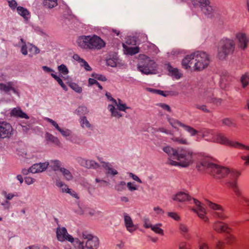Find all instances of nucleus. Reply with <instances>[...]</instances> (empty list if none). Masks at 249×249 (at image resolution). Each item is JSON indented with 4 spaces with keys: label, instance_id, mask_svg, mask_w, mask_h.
<instances>
[{
    "label": "nucleus",
    "instance_id": "1",
    "mask_svg": "<svg viewBox=\"0 0 249 249\" xmlns=\"http://www.w3.org/2000/svg\"><path fill=\"white\" fill-rule=\"evenodd\" d=\"M196 167L200 171L206 170V172L216 178H221L226 176L227 179L225 180V183L228 187L232 189L237 197L242 196L241 192L236 183V179L240 175L239 172L234 170L231 171L226 167L214 164L208 158L202 160L197 164Z\"/></svg>",
    "mask_w": 249,
    "mask_h": 249
},
{
    "label": "nucleus",
    "instance_id": "2",
    "mask_svg": "<svg viewBox=\"0 0 249 249\" xmlns=\"http://www.w3.org/2000/svg\"><path fill=\"white\" fill-rule=\"evenodd\" d=\"M209 63V57L206 53L197 51L186 55L182 61V65L185 69L191 68L196 71H201L206 68Z\"/></svg>",
    "mask_w": 249,
    "mask_h": 249
},
{
    "label": "nucleus",
    "instance_id": "3",
    "mask_svg": "<svg viewBox=\"0 0 249 249\" xmlns=\"http://www.w3.org/2000/svg\"><path fill=\"white\" fill-rule=\"evenodd\" d=\"M162 150L170 157H173L180 161V164L186 167L193 162V152L187 148H178L174 149L170 146H166L162 148Z\"/></svg>",
    "mask_w": 249,
    "mask_h": 249
},
{
    "label": "nucleus",
    "instance_id": "4",
    "mask_svg": "<svg viewBox=\"0 0 249 249\" xmlns=\"http://www.w3.org/2000/svg\"><path fill=\"white\" fill-rule=\"evenodd\" d=\"M76 43L80 48L90 50H100L106 45L104 41L96 35L80 36Z\"/></svg>",
    "mask_w": 249,
    "mask_h": 249
},
{
    "label": "nucleus",
    "instance_id": "5",
    "mask_svg": "<svg viewBox=\"0 0 249 249\" xmlns=\"http://www.w3.org/2000/svg\"><path fill=\"white\" fill-rule=\"evenodd\" d=\"M173 199L175 201H178L180 202H184L186 201L191 202L192 201L196 208H193L192 211L196 213L198 216L201 219H203L205 221L208 220V217L205 216L206 214V210L203 205L198 200L193 198L190 196L188 194L184 192H179L174 195Z\"/></svg>",
    "mask_w": 249,
    "mask_h": 249
},
{
    "label": "nucleus",
    "instance_id": "6",
    "mask_svg": "<svg viewBox=\"0 0 249 249\" xmlns=\"http://www.w3.org/2000/svg\"><path fill=\"white\" fill-rule=\"evenodd\" d=\"M210 135H212L213 137L211 139H206V141L208 142H215L223 144L230 145L235 148L249 150V146L237 142L230 141L223 134L221 133H213L212 130L210 129L204 130L202 132V137H205Z\"/></svg>",
    "mask_w": 249,
    "mask_h": 249
},
{
    "label": "nucleus",
    "instance_id": "7",
    "mask_svg": "<svg viewBox=\"0 0 249 249\" xmlns=\"http://www.w3.org/2000/svg\"><path fill=\"white\" fill-rule=\"evenodd\" d=\"M235 47L233 40L227 38L222 39L217 47V57L221 60L225 59L229 55L233 53Z\"/></svg>",
    "mask_w": 249,
    "mask_h": 249
},
{
    "label": "nucleus",
    "instance_id": "8",
    "mask_svg": "<svg viewBox=\"0 0 249 249\" xmlns=\"http://www.w3.org/2000/svg\"><path fill=\"white\" fill-rule=\"evenodd\" d=\"M137 68L143 74H153L156 73L157 64L150 57L143 55L140 57Z\"/></svg>",
    "mask_w": 249,
    "mask_h": 249
},
{
    "label": "nucleus",
    "instance_id": "9",
    "mask_svg": "<svg viewBox=\"0 0 249 249\" xmlns=\"http://www.w3.org/2000/svg\"><path fill=\"white\" fill-rule=\"evenodd\" d=\"M79 240L82 242L84 249H97L99 246V238L93 234H81Z\"/></svg>",
    "mask_w": 249,
    "mask_h": 249
},
{
    "label": "nucleus",
    "instance_id": "10",
    "mask_svg": "<svg viewBox=\"0 0 249 249\" xmlns=\"http://www.w3.org/2000/svg\"><path fill=\"white\" fill-rule=\"evenodd\" d=\"M57 239L61 242L67 240L73 245L76 249H84L82 242L79 238H74L70 234H56Z\"/></svg>",
    "mask_w": 249,
    "mask_h": 249
},
{
    "label": "nucleus",
    "instance_id": "11",
    "mask_svg": "<svg viewBox=\"0 0 249 249\" xmlns=\"http://www.w3.org/2000/svg\"><path fill=\"white\" fill-rule=\"evenodd\" d=\"M13 135V128L11 125L5 121L0 122V138H9Z\"/></svg>",
    "mask_w": 249,
    "mask_h": 249
},
{
    "label": "nucleus",
    "instance_id": "12",
    "mask_svg": "<svg viewBox=\"0 0 249 249\" xmlns=\"http://www.w3.org/2000/svg\"><path fill=\"white\" fill-rule=\"evenodd\" d=\"M235 38L238 47L242 50H245L249 42L247 35L245 33L240 32L236 34Z\"/></svg>",
    "mask_w": 249,
    "mask_h": 249
},
{
    "label": "nucleus",
    "instance_id": "13",
    "mask_svg": "<svg viewBox=\"0 0 249 249\" xmlns=\"http://www.w3.org/2000/svg\"><path fill=\"white\" fill-rule=\"evenodd\" d=\"M200 4L202 12L208 17H211L213 13V8L210 5V2L209 0H197Z\"/></svg>",
    "mask_w": 249,
    "mask_h": 249
},
{
    "label": "nucleus",
    "instance_id": "14",
    "mask_svg": "<svg viewBox=\"0 0 249 249\" xmlns=\"http://www.w3.org/2000/svg\"><path fill=\"white\" fill-rule=\"evenodd\" d=\"M206 205L209 206L213 211H215L213 213V215L214 216L221 219H223L225 217L224 214L222 213L223 209L220 206L217 205V204L213 203L209 200H206Z\"/></svg>",
    "mask_w": 249,
    "mask_h": 249
},
{
    "label": "nucleus",
    "instance_id": "15",
    "mask_svg": "<svg viewBox=\"0 0 249 249\" xmlns=\"http://www.w3.org/2000/svg\"><path fill=\"white\" fill-rule=\"evenodd\" d=\"M48 167V164L47 162H40L33 164L30 168V172L33 174L42 172L45 171Z\"/></svg>",
    "mask_w": 249,
    "mask_h": 249
},
{
    "label": "nucleus",
    "instance_id": "16",
    "mask_svg": "<svg viewBox=\"0 0 249 249\" xmlns=\"http://www.w3.org/2000/svg\"><path fill=\"white\" fill-rule=\"evenodd\" d=\"M213 228L217 232L229 233L231 231V229L227 225L219 221L216 222L214 224Z\"/></svg>",
    "mask_w": 249,
    "mask_h": 249
},
{
    "label": "nucleus",
    "instance_id": "17",
    "mask_svg": "<svg viewBox=\"0 0 249 249\" xmlns=\"http://www.w3.org/2000/svg\"><path fill=\"white\" fill-rule=\"evenodd\" d=\"M160 224H156L155 225H152L150 223V220L148 218L144 219V226L146 228H151L152 230L157 233H163V230L160 228Z\"/></svg>",
    "mask_w": 249,
    "mask_h": 249
},
{
    "label": "nucleus",
    "instance_id": "18",
    "mask_svg": "<svg viewBox=\"0 0 249 249\" xmlns=\"http://www.w3.org/2000/svg\"><path fill=\"white\" fill-rule=\"evenodd\" d=\"M0 89L7 93L12 91L14 93L18 94V92L15 88L13 82H9L6 84L0 83Z\"/></svg>",
    "mask_w": 249,
    "mask_h": 249
},
{
    "label": "nucleus",
    "instance_id": "19",
    "mask_svg": "<svg viewBox=\"0 0 249 249\" xmlns=\"http://www.w3.org/2000/svg\"><path fill=\"white\" fill-rule=\"evenodd\" d=\"M10 115L11 116L20 118H25L26 119L29 118V116L25 112H23L19 107H15L13 108L11 110Z\"/></svg>",
    "mask_w": 249,
    "mask_h": 249
},
{
    "label": "nucleus",
    "instance_id": "20",
    "mask_svg": "<svg viewBox=\"0 0 249 249\" xmlns=\"http://www.w3.org/2000/svg\"><path fill=\"white\" fill-rule=\"evenodd\" d=\"M124 220L127 230L130 232H133L135 229V227L132 223L131 218L128 215L125 214Z\"/></svg>",
    "mask_w": 249,
    "mask_h": 249
},
{
    "label": "nucleus",
    "instance_id": "21",
    "mask_svg": "<svg viewBox=\"0 0 249 249\" xmlns=\"http://www.w3.org/2000/svg\"><path fill=\"white\" fill-rule=\"evenodd\" d=\"M48 164V167H50L54 171H60L62 167L61 162L58 160H51L49 162H46Z\"/></svg>",
    "mask_w": 249,
    "mask_h": 249
},
{
    "label": "nucleus",
    "instance_id": "22",
    "mask_svg": "<svg viewBox=\"0 0 249 249\" xmlns=\"http://www.w3.org/2000/svg\"><path fill=\"white\" fill-rule=\"evenodd\" d=\"M167 69L170 75L176 79H178L181 77V73L178 69L174 68L170 65L167 66Z\"/></svg>",
    "mask_w": 249,
    "mask_h": 249
},
{
    "label": "nucleus",
    "instance_id": "23",
    "mask_svg": "<svg viewBox=\"0 0 249 249\" xmlns=\"http://www.w3.org/2000/svg\"><path fill=\"white\" fill-rule=\"evenodd\" d=\"M45 138L47 142H52L57 145H59L60 143L57 137L53 135L49 132L46 133Z\"/></svg>",
    "mask_w": 249,
    "mask_h": 249
},
{
    "label": "nucleus",
    "instance_id": "24",
    "mask_svg": "<svg viewBox=\"0 0 249 249\" xmlns=\"http://www.w3.org/2000/svg\"><path fill=\"white\" fill-rule=\"evenodd\" d=\"M123 47L125 49L126 53L127 54L133 55L139 52V48L138 47H127L123 44Z\"/></svg>",
    "mask_w": 249,
    "mask_h": 249
},
{
    "label": "nucleus",
    "instance_id": "25",
    "mask_svg": "<svg viewBox=\"0 0 249 249\" xmlns=\"http://www.w3.org/2000/svg\"><path fill=\"white\" fill-rule=\"evenodd\" d=\"M67 140H69L73 143L81 145L84 143L83 140L79 137L75 135L71 134L69 138H67Z\"/></svg>",
    "mask_w": 249,
    "mask_h": 249
},
{
    "label": "nucleus",
    "instance_id": "26",
    "mask_svg": "<svg viewBox=\"0 0 249 249\" xmlns=\"http://www.w3.org/2000/svg\"><path fill=\"white\" fill-rule=\"evenodd\" d=\"M57 68L63 78L64 79H66L68 77L67 75L69 73V70L66 65L64 64H61L58 66Z\"/></svg>",
    "mask_w": 249,
    "mask_h": 249
},
{
    "label": "nucleus",
    "instance_id": "27",
    "mask_svg": "<svg viewBox=\"0 0 249 249\" xmlns=\"http://www.w3.org/2000/svg\"><path fill=\"white\" fill-rule=\"evenodd\" d=\"M55 185L61 189L62 193H67L68 191H70V188H68L67 185L61 181L60 179H57L55 181Z\"/></svg>",
    "mask_w": 249,
    "mask_h": 249
},
{
    "label": "nucleus",
    "instance_id": "28",
    "mask_svg": "<svg viewBox=\"0 0 249 249\" xmlns=\"http://www.w3.org/2000/svg\"><path fill=\"white\" fill-rule=\"evenodd\" d=\"M102 166L107 170V174L112 175H116L118 174V172L114 169H113L108 162H103Z\"/></svg>",
    "mask_w": 249,
    "mask_h": 249
},
{
    "label": "nucleus",
    "instance_id": "29",
    "mask_svg": "<svg viewBox=\"0 0 249 249\" xmlns=\"http://www.w3.org/2000/svg\"><path fill=\"white\" fill-rule=\"evenodd\" d=\"M60 171L62 174L65 179H66L67 180L70 181L71 180L73 179V177L72 175L71 174V172L67 169L62 167V168L60 169Z\"/></svg>",
    "mask_w": 249,
    "mask_h": 249
},
{
    "label": "nucleus",
    "instance_id": "30",
    "mask_svg": "<svg viewBox=\"0 0 249 249\" xmlns=\"http://www.w3.org/2000/svg\"><path fill=\"white\" fill-rule=\"evenodd\" d=\"M2 195L4 197L6 200L8 201L12 200L15 197H18L19 196L18 193L17 192L7 193L5 191L2 192Z\"/></svg>",
    "mask_w": 249,
    "mask_h": 249
},
{
    "label": "nucleus",
    "instance_id": "31",
    "mask_svg": "<svg viewBox=\"0 0 249 249\" xmlns=\"http://www.w3.org/2000/svg\"><path fill=\"white\" fill-rule=\"evenodd\" d=\"M240 82L242 84V87L245 88L249 84V73L246 72L242 75L240 79Z\"/></svg>",
    "mask_w": 249,
    "mask_h": 249
},
{
    "label": "nucleus",
    "instance_id": "32",
    "mask_svg": "<svg viewBox=\"0 0 249 249\" xmlns=\"http://www.w3.org/2000/svg\"><path fill=\"white\" fill-rule=\"evenodd\" d=\"M126 184L124 181L118 182L114 186V189L117 192H123L126 189Z\"/></svg>",
    "mask_w": 249,
    "mask_h": 249
},
{
    "label": "nucleus",
    "instance_id": "33",
    "mask_svg": "<svg viewBox=\"0 0 249 249\" xmlns=\"http://www.w3.org/2000/svg\"><path fill=\"white\" fill-rule=\"evenodd\" d=\"M85 168L96 169L99 167V165L96 162L93 160H87L86 162Z\"/></svg>",
    "mask_w": 249,
    "mask_h": 249
},
{
    "label": "nucleus",
    "instance_id": "34",
    "mask_svg": "<svg viewBox=\"0 0 249 249\" xmlns=\"http://www.w3.org/2000/svg\"><path fill=\"white\" fill-rule=\"evenodd\" d=\"M108 109L111 112V115L112 116L116 117L118 118L122 116V114L119 112L113 105H109L108 106Z\"/></svg>",
    "mask_w": 249,
    "mask_h": 249
},
{
    "label": "nucleus",
    "instance_id": "35",
    "mask_svg": "<svg viewBox=\"0 0 249 249\" xmlns=\"http://www.w3.org/2000/svg\"><path fill=\"white\" fill-rule=\"evenodd\" d=\"M44 5L49 8H53L57 5V0H44Z\"/></svg>",
    "mask_w": 249,
    "mask_h": 249
},
{
    "label": "nucleus",
    "instance_id": "36",
    "mask_svg": "<svg viewBox=\"0 0 249 249\" xmlns=\"http://www.w3.org/2000/svg\"><path fill=\"white\" fill-rule=\"evenodd\" d=\"M28 51L30 53L29 55L32 56L39 53V50L36 46L32 44L28 43Z\"/></svg>",
    "mask_w": 249,
    "mask_h": 249
},
{
    "label": "nucleus",
    "instance_id": "37",
    "mask_svg": "<svg viewBox=\"0 0 249 249\" xmlns=\"http://www.w3.org/2000/svg\"><path fill=\"white\" fill-rule=\"evenodd\" d=\"M222 124L228 127H236V124L233 120L229 118H226L222 120Z\"/></svg>",
    "mask_w": 249,
    "mask_h": 249
},
{
    "label": "nucleus",
    "instance_id": "38",
    "mask_svg": "<svg viewBox=\"0 0 249 249\" xmlns=\"http://www.w3.org/2000/svg\"><path fill=\"white\" fill-rule=\"evenodd\" d=\"M180 124L181 126L186 131L189 132L191 136H194L197 133V131L195 129H194L193 127L189 125H185L184 124Z\"/></svg>",
    "mask_w": 249,
    "mask_h": 249
},
{
    "label": "nucleus",
    "instance_id": "39",
    "mask_svg": "<svg viewBox=\"0 0 249 249\" xmlns=\"http://www.w3.org/2000/svg\"><path fill=\"white\" fill-rule=\"evenodd\" d=\"M62 136L65 137L66 139L70 137L71 134V131L69 129L66 128H61L58 131Z\"/></svg>",
    "mask_w": 249,
    "mask_h": 249
},
{
    "label": "nucleus",
    "instance_id": "40",
    "mask_svg": "<svg viewBox=\"0 0 249 249\" xmlns=\"http://www.w3.org/2000/svg\"><path fill=\"white\" fill-rule=\"evenodd\" d=\"M17 10L18 14L25 18H26V16L29 15V12L28 10L21 6L17 7Z\"/></svg>",
    "mask_w": 249,
    "mask_h": 249
},
{
    "label": "nucleus",
    "instance_id": "41",
    "mask_svg": "<svg viewBox=\"0 0 249 249\" xmlns=\"http://www.w3.org/2000/svg\"><path fill=\"white\" fill-rule=\"evenodd\" d=\"M51 76L58 82V83L61 86L64 90L66 91L67 90V87L63 83L62 79L59 76H57L54 73H52Z\"/></svg>",
    "mask_w": 249,
    "mask_h": 249
},
{
    "label": "nucleus",
    "instance_id": "42",
    "mask_svg": "<svg viewBox=\"0 0 249 249\" xmlns=\"http://www.w3.org/2000/svg\"><path fill=\"white\" fill-rule=\"evenodd\" d=\"M172 140L174 142H178L179 144H188V142L187 140L183 137H173L172 138Z\"/></svg>",
    "mask_w": 249,
    "mask_h": 249
},
{
    "label": "nucleus",
    "instance_id": "43",
    "mask_svg": "<svg viewBox=\"0 0 249 249\" xmlns=\"http://www.w3.org/2000/svg\"><path fill=\"white\" fill-rule=\"evenodd\" d=\"M167 119L169 124L174 128H176L178 125L181 126L180 124H183L182 123L178 121L177 120L171 118L168 116H167Z\"/></svg>",
    "mask_w": 249,
    "mask_h": 249
},
{
    "label": "nucleus",
    "instance_id": "44",
    "mask_svg": "<svg viewBox=\"0 0 249 249\" xmlns=\"http://www.w3.org/2000/svg\"><path fill=\"white\" fill-rule=\"evenodd\" d=\"M69 86L75 92L77 93H81L82 91V89L81 87L79 86L77 84L73 82H69Z\"/></svg>",
    "mask_w": 249,
    "mask_h": 249
},
{
    "label": "nucleus",
    "instance_id": "45",
    "mask_svg": "<svg viewBox=\"0 0 249 249\" xmlns=\"http://www.w3.org/2000/svg\"><path fill=\"white\" fill-rule=\"evenodd\" d=\"M229 77H227L225 75L221 76V80L220 81V87L221 89H225L226 88L227 85V82L229 81Z\"/></svg>",
    "mask_w": 249,
    "mask_h": 249
},
{
    "label": "nucleus",
    "instance_id": "46",
    "mask_svg": "<svg viewBox=\"0 0 249 249\" xmlns=\"http://www.w3.org/2000/svg\"><path fill=\"white\" fill-rule=\"evenodd\" d=\"M80 124L83 128H90L91 127L90 124L85 116L81 118Z\"/></svg>",
    "mask_w": 249,
    "mask_h": 249
},
{
    "label": "nucleus",
    "instance_id": "47",
    "mask_svg": "<svg viewBox=\"0 0 249 249\" xmlns=\"http://www.w3.org/2000/svg\"><path fill=\"white\" fill-rule=\"evenodd\" d=\"M115 105L117 107V108L120 111H125L126 109L129 108L125 104H122L121 100L120 99L118 100V102H117V104Z\"/></svg>",
    "mask_w": 249,
    "mask_h": 249
},
{
    "label": "nucleus",
    "instance_id": "48",
    "mask_svg": "<svg viewBox=\"0 0 249 249\" xmlns=\"http://www.w3.org/2000/svg\"><path fill=\"white\" fill-rule=\"evenodd\" d=\"M91 76L93 77L95 80H98L101 81H107L106 77L101 74L93 73L91 74Z\"/></svg>",
    "mask_w": 249,
    "mask_h": 249
},
{
    "label": "nucleus",
    "instance_id": "49",
    "mask_svg": "<svg viewBox=\"0 0 249 249\" xmlns=\"http://www.w3.org/2000/svg\"><path fill=\"white\" fill-rule=\"evenodd\" d=\"M79 115H84L88 112V109L85 106L79 107L76 110Z\"/></svg>",
    "mask_w": 249,
    "mask_h": 249
},
{
    "label": "nucleus",
    "instance_id": "50",
    "mask_svg": "<svg viewBox=\"0 0 249 249\" xmlns=\"http://www.w3.org/2000/svg\"><path fill=\"white\" fill-rule=\"evenodd\" d=\"M94 84H95V85H97L98 87L102 90L103 89L102 86L100 84L99 82L97 81L96 80L93 78H89V86H92Z\"/></svg>",
    "mask_w": 249,
    "mask_h": 249
},
{
    "label": "nucleus",
    "instance_id": "51",
    "mask_svg": "<svg viewBox=\"0 0 249 249\" xmlns=\"http://www.w3.org/2000/svg\"><path fill=\"white\" fill-rule=\"evenodd\" d=\"M45 120L48 123H50L52 125H53L58 131H59V130L61 128L57 123L53 119L49 118H45Z\"/></svg>",
    "mask_w": 249,
    "mask_h": 249
},
{
    "label": "nucleus",
    "instance_id": "52",
    "mask_svg": "<svg viewBox=\"0 0 249 249\" xmlns=\"http://www.w3.org/2000/svg\"><path fill=\"white\" fill-rule=\"evenodd\" d=\"M81 66L84 68L87 71H91V68L89 66L88 63L84 60L81 59V62L80 63Z\"/></svg>",
    "mask_w": 249,
    "mask_h": 249
},
{
    "label": "nucleus",
    "instance_id": "53",
    "mask_svg": "<svg viewBox=\"0 0 249 249\" xmlns=\"http://www.w3.org/2000/svg\"><path fill=\"white\" fill-rule=\"evenodd\" d=\"M107 64L111 67H115L117 66V61L115 58H109L107 60Z\"/></svg>",
    "mask_w": 249,
    "mask_h": 249
},
{
    "label": "nucleus",
    "instance_id": "54",
    "mask_svg": "<svg viewBox=\"0 0 249 249\" xmlns=\"http://www.w3.org/2000/svg\"><path fill=\"white\" fill-rule=\"evenodd\" d=\"M195 107L197 109H200V110H202L203 111H204V112L208 113V112H210V110L207 108L206 106L205 105H201L199 104H196V105H195Z\"/></svg>",
    "mask_w": 249,
    "mask_h": 249
},
{
    "label": "nucleus",
    "instance_id": "55",
    "mask_svg": "<svg viewBox=\"0 0 249 249\" xmlns=\"http://www.w3.org/2000/svg\"><path fill=\"white\" fill-rule=\"evenodd\" d=\"M126 185L128 189L131 192L137 190L138 189L137 187L134 185V183L129 182L127 183Z\"/></svg>",
    "mask_w": 249,
    "mask_h": 249
},
{
    "label": "nucleus",
    "instance_id": "56",
    "mask_svg": "<svg viewBox=\"0 0 249 249\" xmlns=\"http://www.w3.org/2000/svg\"><path fill=\"white\" fill-rule=\"evenodd\" d=\"M9 7L13 10L15 9L18 4L15 0H7Z\"/></svg>",
    "mask_w": 249,
    "mask_h": 249
},
{
    "label": "nucleus",
    "instance_id": "57",
    "mask_svg": "<svg viewBox=\"0 0 249 249\" xmlns=\"http://www.w3.org/2000/svg\"><path fill=\"white\" fill-rule=\"evenodd\" d=\"M28 51V44H22L21 48V52L23 55H27Z\"/></svg>",
    "mask_w": 249,
    "mask_h": 249
},
{
    "label": "nucleus",
    "instance_id": "58",
    "mask_svg": "<svg viewBox=\"0 0 249 249\" xmlns=\"http://www.w3.org/2000/svg\"><path fill=\"white\" fill-rule=\"evenodd\" d=\"M179 249H191V245L186 242H182L179 244Z\"/></svg>",
    "mask_w": 249,
    "mask_h": 249
},
{
    "label": "nucleus",
    "instance_id": "59",
    "mask_svg": "<svg viewBox=\"0 0 249 249\" xmlns=\"http://www.w3.org/2000/svg\"><path fill=\"white\" fill-rule=\"evenodd\" d=\"M147 239L153 243L156 242L158 240V237L156 236V234H148Z\"/></svg>",
    "mask_w": 249,
    "mask_h": 249
},
{
    "label": "nucleus",
    "instance_id": "60",
    "mask_svg": "<svg viewBox=\"0 0 249 249\" xmlns=\"http://www.w3.org/2000/svg\"><path fill=\"white\" fill-rule=\"evenodd\" d=\"M56 233H68L67 230L65 227L58 226L56 228Z\"/></svg>",
    "mask_w": 249,
    "mask_h": 249
},
{
    "label": "nucleus",
    "instance_id": "61",
    "mask_svg": "<svg viewBox=\"0 0 249 249\" xmlns=\"http://www.w3.org/2000/svg\"><path fill=\"white\" fill-rule=\"evenodd\" d=\"M1 205L5 210H9L11 207V203L9 201L6 200L1 203Z\"/></svg>",
    "mask_w": 249,
    "mask_h": 249
},
{
    "label": "nucleus",
    "instance_id": "62",
    "mask_svg": "<svg viewBox=\"0 0 249 249\" xmlns=\"http://www.w3.org/2000/svg\"><path fill=\"white\" fill-rule=\"evenodd\" d=\"M87 160L82 158L81 157H78L76 159V161L77 162L82 166L84 167L86 165V162Z\"/></svg>",
    "mask_w": 249,
    "mask_h": 249
},
{
    "label": "nucleus",
    "instance_id": "63",
    "mask_svg": "<svg viewBox=\"0 0 249 249\" xmlns=\"http://www.w3.org/2000/svg\"><path fill=\"white\" fill-rule=\"evenodd\" d=\"M241 158L243 160H245V165H249V154L247 156H241Z\"/></svg>",
    "mask_w": 249,
    "mask_h": 249
},
{
    "label": "nucleus",
    "instance_id": "64",
    "mask_svg": "<svg viewBox=\"0 0 249 249\" xmlns=\"http://www.w3.org/2000/svg\"><path fill=\"white\" fill-rule=\"evenodd\" d=\"M198 249H211V248H210V247L208 246V245L206 243H200Z\"/></svg>",
    "mask_w": 249,
    "mask_h": 249
}]
</instances>
